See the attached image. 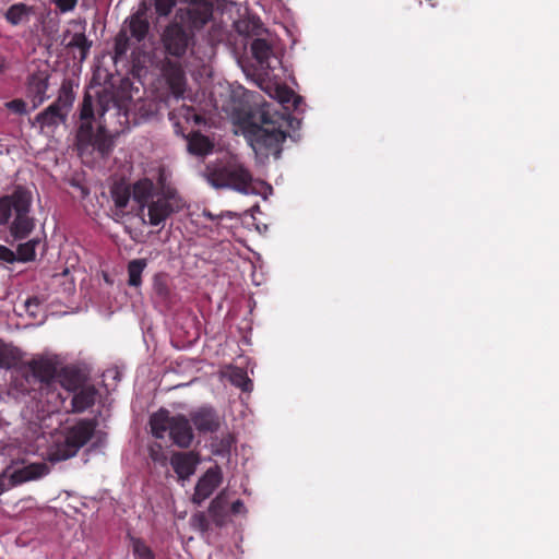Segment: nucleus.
<instances>
[{
  "label": "nucleus",
  "mask_w": 559,
  "mask_h": 559,
  "mask_svg": "<svg viewBox=\"0 0 559 559\" xmlns=\"http://www.w3.org/2000/svg\"><path fill=\"white\" fill-rule=\"evenodd\" d=\"M115 105L111 93L103 91L97 94L96 109L93 96L85 93L80 108V124L75 133V146L80 156L97 153L100 158H108L116 146L119 132H110L104 116L110 104Z\"/></svg>",
  "instance_id": "1"
},
{
  "label": "nucleus",
  "mask_w": 559,
  "mask_h": 559,
  "mask_svg": "<svg viewBox=\"0 0 559 559\" xmlns=\"http://www.w3.org/2000/svg\"><path fill=\"white\" fill-rule=\"evenodd\" d=\"M236 123L255 153L273 150L280 158V112L270 103L238 112Z\"/></svg>",
  "instance_id": "2"
},
{
  "label": "nucleus",
  "mask_w": 559,
  "mask_h": 559,
  "mask_svg": "<svg viewBox=\"0 0 559 559\" xmlns=\"http://www.w3.org/2000/svg\"><path fill=\"white\" fill-rule=\"evenodd\" d=\"M132 192L140 210L147 209V223L152 226L164 224L167 218L186 207V202L176 188H166L165 192H157L155 183L148 178L134 182Z\"/></svg>",
  "instance_id": "3"
},
{
  "label": "nucleus",
  "mask_w": 559,
  "mask_h": 559,
  "mask_svg": "<svg viewBox=\"0 0 559 559\" xmlns=\"http://www.w3.org/2000/svg\"><path fill=\"white\" fill-rule=\"evenodd\" d=\"M96 427L95 419H80L74 425L56 432L47 449V460L50 463H58L75 456L94 436L96 441L87 451L102 447L105 443L106 435L96 432Z\"/></svg>",
  "instance_id": "4"
},
{
  "label": "nucleus",
  "mask_w": 559,
  "mask_h": 559,
  "mask_svg": "<svg viewBox=\"0 0 559 559\" xmlns=\"http://www.w3.org/2000/svg\"><path fill=\"white\" fill-rule=\"evenodd\" d=\"M191 16L189 10H176L174 17L163 27L159 43L165 57L176 60L185 58L195 44V33L209 22H201Z\"/></svg>",
  "instance_id": "5"
},
{
  "label": "nucleus",
  "mask_w": 559,
  "mask_h": 559,
  "mask_svg": "<svg viewBox=\"0 0 559 559\" xmlns=\"http://www.w3.org/2000/svg\"><path fill=\"white\" fill-rule=\"evenodd\" d=\"M32 201V192L22 186L0 198V225H7L13 218L10 235L15 240L27 238L35 228V218L29 214Z\"/></svg>",
  "instance_id": "6"
},
{
  "label": "nucleus",
  "mask_w": 559,
  "mask_h": 559,
  "mask_svg": "<svg viewBox=\"0 0 559 559\" xmlns=\"http://www.w3.org/2000/svg\"><path fill=\"white\" fill-rule=\"evenodd\" d=\"M215 189H233L243 194H259L262 182L254 180L250 170L236 157L206 166L202 173Z\"/></svg>",
  "instance_id": "7"
},
{
  "label": "nucleus",
  "mask_w": 559,
  "mask_h": 559,
  "mask_svg": "<svg viewBox=\"0 0 559 559\" xmlns=\"http://www.w3.org/2000/svg\"><path fill=\"white\" fill-rule=\"evenodd\" d=\"M287 80L298 87L295 76L282 64V151L287 139L294 143L301 139L300 129L307 106L304 97L287 85Z\"/></svg>",
  "instance_id": "8"
},
{
  "label": "nucleus",
  "mask_w": 559,
  "mask_h": 559,
  "mask_svg": "<svg viewBox=\"0 0 559 559\" xmlns=\"http://www.w3.org/2000/svg\"><path fill=\"white\" fill-rule=\"evenodd\" d=\"M5 447H0V475L8 476L12 486L23 484L25 481L40 478L49 473V467L45 462H36L19 465L17 463H8Z\"/></svg>",
  "instance_id": "9"
},
{
  "label": "nucleus",
  "mask_w": 559,
  "mask_h": 559,
  "mask_svg": "<svg viewBox=\"0 0 559 559\" xmlns=\"http://www.w3.org/2000/svg\"><path fill=\"white\" fill-rule=\"evenodd\" d=\"M73 100L74 95L71 88L63 83L58 98L35 117V122L40 126V129L56 128L64 123Z\"/></svg>",
  "instance_id": "10"
},
{
  "label": "nucleus",
  "mask_w": 559,
  "mask_h": 559,
  "mask_svg": "<svg viewBox=\"0 0 559 559\" xmlns=\"http://www.w3.org/2000/svg\"><path fill=\"white\" fill-rule=\"evenodd\" d=\"M50 72L47 68H38L26 78L25 94L33 104V109L40 106L49 98L47 90L49 87Z\"/></svg>",
  "instance_id": "11"
},
{
  "label": "nucleus",
  "mask_w": 559,
  "mask_h": 559,
  "mask_svg": "<svg viewBox=\"0 0 559 559\" xmlns=\"http://www.w3.org/2000/svg\"><path fill=\"white\" fill-rule=\"evenodd\" d=\"M250 51L261 73L267 78H271V75L276 78L273 74L275 67L272 66V60L277 58L272 44L264 36L257 37L251 41Z\"/></svg>",
  "instance_id": "12"
},
{
  "label": "nucleus",
  "mask_w": 559,
  "mask_h": 559,
  "mask_svg": "<svg viewBox=\"0 0 559 559\" xmlns=\"http://www.w3.org/2000/svg\"><path fill=\"white\" fill-rule=\"evenodd\" d=\"M189 416L200 435L215 433L221 428L222 418L211 405H202L191 411Z\"/></svg>",
  "instance_id": "13"
},
{
  "label": "nucleus",
  "mask_w": 559,
  "mask_h": 559,
  "mask_svg": "<svg viewBox=\"0 0 559 559\" xmlns=\"http://www.w3.org/2000/svg\"><path fill=\"white\" fill-rule=\"evenodd\" d=\"M223 480L222 469L218 465L210 467L197 481L192 502L201 506L221 485Z\"/></svg>",
  "instance_id": "14"
},
{
  "label": "nucleus",
  "mask_w": 559,
  "mask_h": 559,
  "mask_svg": "<svg viewBox=\"0 0 559 559\" xmlns=\"http://www.w3.org/2000/svg\"><path fill=\"white\" fill-rule=\"evenodd\" d=\"M152 298L154 302L169 308L177 300V295L171 287V280L167 273H156L152 278Z\"/></svg>",
  "instance_id": "15"
},
{
  "label": "nucleus",
  "mask_w": 559,
  "mask_h": 559,
  "mask_svg": "<svg viewBox=\"0 0 559 559\" xmlns=\"http://www.w3.org/2000/svg\"><path fill=\"white\" fill-rule=\"evenodd\" d=\"M191 423L190 416L187 417L182 414L171 417L169 437L177 447L187 449L192 444L194 433Z\"/></svg>",
  "instance_id": "16"
},
{
  "label": "nucleus",
  "mask_w": 559,
  "mask_h": 559,
  "mask_svg": "<svg viewBox=\"0 0 559 559\" xmlns=\"http://www.w3.org/2000/svg\"><path fill=\"white\" fill-rule=\"evenodd\" d=\"M207 515L215 527H225L230 522L229 492L223 489L207 508Z\"/></svg>",
  "instance_id": "17"
},
{
  "label": "nucleus",
  "mask_w": 559,
  "mask_h": 559,
  "mask_svg": "<svg viewBox=\"0 0 559 559\" xmlns=\"http://www.w3.org/2000/svg\"><path fill=\"white\" fill-rule=\"evenodd\" d=\"M199 463V455L193 451L176 452L170 459L171 467L182 480L189 479L195 473Z\"/></svg>",
  "instance_id": "18"
},
{
  "label": "nucleus",
  "mask_w": 559,
  "mask_h": 559,
  "mask_svg": "<svg viewBox=\"0 0 559 559\" xmlns=\"http://www.w3.org/2000/svg\"><path fill=\"white\" fill-rule=\"evenodd\" d=\"M26 368L27 374L29 373L35 380L43 383H50L57 374L56 362L49 358H34L27 362Z\"/></svg>",
  "instance_id": "19"
},
{
  "label": "nucleus",
  "mask_w": 559,
  "mask_h": 559,
  "mask_svg": "<svg viewBox=\"0 0 559 559\" xmlns=\"http://www.w3.org/2000/svg\"><path fill=\"white\" fill-rule=\"evenodd\" d=\"M234 27L239 36L251 40L267 33L260 19L254 15L240 17L234 22Z\"/></svg>",
  "instance_id": "20"
},
{
  "label": "nucleus",
  "mask_w": 559,
  "mask_h": 559,
  "mask_svg": "<svg viewBox=\"0 0 559 559\" xmlns=\"http://www.w3.org/2000/svg\"><path fill=\"white\" fill-rule=\"evenodd\" d=\"M186 3V7H181L178 10H189L191 16L199 19L198 24L201 22H210L213 17V3L210 0H180Z\"/></svg>",
  "instance_id": "21"
},
{
  "label": "nucleus",
  "mask_w": 559,
  "mask_h": 559,
  "mask_svg": "<svg viewBox=\"0 0 559 559\" xmlns=\"http://www.w3.org/2000/svg\"><path fill=\"white\" fill-rule=\"evenodd\" d=\"M62 44H64L66 48L68 49H79L80 62H83L87 58L93 43L85 36L84 33L72 34L70 29H67L63 33Z\"/></svg>",
  "instance_id": "22"
},
{
  "label": "nucleus",
  "mask_w": 559,
  "mask_h": 559,
  "mask_svg": "<svg viewBox=\"0 0 559 559\" xmlns=\"http://www.w3.org/2000/svg\"><path fill=\"white\" fill-rule=\"evenodd\" d=\"M110 195L116 206V215H123L131 195L133 197L132 189L126 182L118 181L111 186Z\"/></svg>",
  "instance_id": "23"
},
{
  "label": "nucleus",
  "mask_w": 559,
  "mask_h": 559,
  "mask_svg": "<svg viewBox=\"0 0 559 559\" xmlns=\"http://www.w3.org/2000/svg\"><path fill=\"white\" fill-rule=\"evenodd\" d=\"M187 150L190 154L203 157L212 153L214 144L211 140L197 131L187 136Z\"/></svg>",
  "instance_id": "24"
},
{
  "label": "nucleus",
  "mask_w": 559,
  "mask_h": 559,
  "mask_svg": "<svg viewBox=\"0 0 559 559\" xmlns=\"http://www.w3.org/2000/svg\"><path fill=\"white\" fill-rule=\"evenodd\" d=\"M98 392L93 385L82 386L72 397L74 413H82L94 405Z\"/></svg>",
  "instance_id": "25"
},
{
  "label": "nucleus",
  "mask_w": 559,
  "mask_h": 559,
  "mask_svg": "<svg viewBox=\"0 0 559 559\" xmlns=\"http://www.w3.org/2000/svg\"><path fill=\"white\" fill-rule=\"evenodd\" d=\"M170 426L171 417L165 408H160L150 417L151 432L157 439H163L166 431H170Z\"/></svg>",
  "instance_id": "26"
},
{
  "label": "nucleus",
  "mask_w": 559,
  "mask_h": 559,
  "mask_svg": "<svg viewBox=\"0 0 559 559\" xmlns=\"http://www.w3.org/2000/svg\"><path fill=\"white\" fill-rule=\"evenodd\" d=\"M122 26L127 27L129 36L134 38L138 43L143 41L150 32L148 20L138 17L136 15L127 17Z\"/></svg>",
  "instance_id": "27"
},
{
  "label": "nucleus",
  "mask_w": 559,
  "mask_h": 559,
  "mask_svg": "<svg viewBox=\"0 0 559 559\" xmlns=\"http://www.w3.org/2000/svg\"><path fill=\"white\" fill-rule=\"evenodd\" d=\"M166 57L164 63V73L167 76L171 87L176 91H180L185 83V72L178 60Z\"/></svg>",
  "instance_id": "28"
},
{
  "label": "nucleus",
  "mask_w": 559,
  "mask_h": 559,
  "mask_svg": "<svg viewBox=\"0 0 559 559\" xmlns=\"http://www.w3.org/2000/svg\"><path fill=\"white\" fill-rule=\"evenodd\" d=\"M35 13L33 7H29L25 3H14L8 8L4 13V17L8 23L13 26H16L21 23L27 22L29 16Z\"/></svg>",
  "instance_id": "29"
},
{
  "label": "nucleus",
  "mask_w": 559,
  "mask_h": 559,
  "mask_svg": "<svg viewBox=\"0 0 559 559\" xmlns=\"http://www.w3.org/2000/svg\"><path fill=\"white\" fill-rule=\"evenodd\" d=\"M147 265L146 259H134L128 263V285L140 287L142 285V273Z\"/></svg>",
  "instance_id": "30"
},
{
  "label": "nucleus",
  "mask_w": 559,
  "mask_h": 559,
  "mask_svg": "<svg viewBox=\"0 0 559 559\" xmlns=\"http://www.w3.org/2000/svg\"><path fill=\"white\" fill-rule=\"evenodd\" d=\"M41 245V239L36 237L20 243L16 248L17 262H29L36 258V248Z\"/></svg>",
  "instance_id": "31"
},
{
  "label": "nucleus",
  "mask_w": 559,
  "mask_h": 559,
  "mask_svg": "<svg viewBox=\"0 0 559 559\" xmlns=\"http://www.w3.org/2000/svg\"><path fill=\"white\" fill-rule=\"evenodd\" d=\"M130 37L126 26H122L115 38L114 61L122 59L130 49Z\"/></svg>",
  "instance_id": "32"
},
{
  "label": "nucleus",
  "mask_w": 559,
  "mask_h": 559,
  "mask_svg": "<svg viewBox=\"0 0 559 559\" xmlns=\"http://www.w3.org/2000/svg\"><path fill=\"white\" fill-rule=\"evenodd\" d=\"M229 380L233 385L240 388L243 392H250L252 390V381L241 368L233 369L229 374Z\"/></svg>",
  "instance_id": "33"
},
{
  "label": "nucleus",
  "mask_w": 559,
  "mask_h": 559,
  "mask_svg": "<svg viewBox=\"0 0 559 559\" xmlns=\"http://www.w3.org/2000/svg\"><path fill=\"white\" fill-rule=\"evenodd\" d=\"M17 359L16 350L0 338V368L10 369Z\"/></svg>",
  "instance_id": "34"
},
{
  "label": "nucleus",
  "mask_w": 559,
  "mask_h": 559,
  "mask_svg": "<svg viewBox=\"0 0 559 559\" xmlns=\"http://www.w3.org/2000/svg\"><path fill=\"white\" fill-rule=\"evenodd\" d=\"M81 381L82 379L80 371L71 368L63 369L61 383L68 390L75 391L76 389H79Z\"/></svg>",
  "instance_id": "35"
},
{
  "label": "nucleus",
  "mask_w": 559,
  "mask_h": 559,
  "mask_svg": "<svg viewBox=\"0 0 559 559\" xmlns=\"http://www.w3.org/2000/svg\"><path fill=\"white\" fill-rule=\"evenodd\" d=\"M153 2L155 13L158 17H167L177 4V0H150Z\"/></svg>",
  "instance_id": "36"
},
{
  "label": "nucleus",
  "mask_w": 559,
  "mask_h": 559,
  "mask_svg": "<svg viewBox=\"0 0 559 559\" xmlns=\"http://www.w3.org/2000/svg\"><path fill=\"white\" fill-rule=\"evenodd\" d=\"M211 520L205 512H197L191 516V525L201 533H206L211 526Z\"/></svg>",
  "instance_id": "37"
},
{
  "label": "nucleus",
  "mask_w": 559,
  "mask_h": 559,
  "mask_svg": "<svg viewBox=\"0 0 559 559\" xmlns=\"http://www.w3.org/2000/svg\"><path fill=\"white\" fill-rule=\"evenodd\" d=\"M133 550H134V555L139 559H155V556H154L153 551L151 550V548L147 547L144 543H142L140 540H138L134 544Z\"/></svg>",
  "instance_id": "38"
},
{
  "label": "nucleus",
  "mask_w": 559,
  "mask_h": 559,
  "mask_svg": "<svg viewBox=\"0 0 559 559\" xmlns=\"http://www.w3.org/2000/svg\"><path fill=\"white\" fill-rule=\"evenodd\" d=\"M5 107L17 115L27 114L26 103L21 98L8 102L5 104Z\"/></svg>",
  "instance_id": "39"
},
{
  "label": "nucleus",
  "mask_w": 559,
  "mask_h": 559,
  "mask_svg": "<svg viewBox=\"0 0 559 559\" xmlns=\"http://www.w3.org/2000/svg\"><path fill=\"white\" fill-rule=\"evenodd\" d=\"M16 261V252L3 245H0V263H14Z\"/></svg>",
  "instance_id": "40"
},
{
  "label": "nucleus",
  "mask_w": 559,
  "mask_h": 559,
  "mask_svg": "<svg viewBox=\"0 0 559 559\" xmlns=\"http://www.w3.org/2000/svg\"><path fill=\"white\" fill-rule=\"evenodd\" d=\"M157 192H165L166 188H175L167 179V174L164 169L158 170L157 182L155 185Z\"/></svg>",
  "instance_id": "41"
},
{
  "label": "nucleus",
  "mask_w": 559,
  "mask_h": 559,
  "mask_svg": "<svg viewBox=\"0 0 559 559\" xmlns=\"http://www.w3.org/2000/svg\"><path fill=\"white\" fill-rule=\"evenodd\" d=\"M233 442L234 438L230 435L223 437L217 444V450L215 453L222 455L229 453Z\"/></svg>",
  "instance_id": "42"
},
{
  "label": "nucleus",
  "mask_w": 559,
  "mask_h": 559,
  "mask_svg": "<svg viewBox=\"0 0 559 559\" xmlns=\"http://www.w3.org/2000/svg\"><path fill=\"white\" fill-rule=\"evenodd\" d=\"M247 508L242 500L237 499L233 502L229 501V513L233 515H245L247 514Z\"/></svg>",
  "instance_id": "43"
},
{
  "label": "nucleus",
  "mask_w": 559,
  "mask_h": 559,
  "mask_svg": "<svg viewBox=\"0 0 559 559\" xmlns=\"http://www.w3.org/2000/svg\"><path fill=\"white\" fill-rule=\"evenodd\" d=\"M52 2L61 13L72 11L78 4V0H52Z\"/></svg>",
  "instance_id": "44"
},
{
  "label": "nucleus",
  "mask_w": 559,
  "mask_h": 559,
  "mask_svg": "<svg viewBox=\"0 0 559 559\" xmlns=\"http://www.w3.org/2000/svg\"><path fill=\"white\" fill-rule=\"evenodd\" d=\"M152 5H153V2H151L150 0H142L139 3L138 10L134 13H132L131 15H136L138 17L147 19L146 14Z\"/></svg>",
  "instance_id": "45"
},
{
  "label": "nucleus",
  "mask_w": 559,
  "mask_h": 559,
  "mask_svg": "<svg viewBox=\"0 0 559 559\" xmlns=\"http://www.w3.org/2000/svg\"><path fill=\"white\" fill-rule=\"evenodd\" d=\"M41 301L38 297L34 296V297H29L25 300L24 302V306H25V309L26 311L32 314V316H35L36 312L35 310L40 306Z\"/></svg>",
  "instance_id": "46"
},
{
  "label": "nucleus",
  "mask_w": 559,
  "mask_h": 559,
  "mask_svg": "<svg viewBox=\"0 0 559 559\" xmlns=\"http://www.w3.org/2000/svg\"><path fill=\"white\" fill-rule=\"evenodd\" d=\"M157 447H158V449H157V450H155L154 448H151V450H150V456H151V459H152L154 462L165 464V462H166V456H165L164 452L162 451V447H160V445H157Z\"/></svg>",
  "instance_id": "47"
},
{
  "label": "nucleus",
  "mask_w": 559,
  "mask_h": 559,
  "mask_svg": "<svg viewBox=\"0 0 559 559\" xmlns=\"http://www.w3.org/2000/svg\"><path fill=\"white\" fill-rule=\"evenodd\" d=\"M8 61L5 59V57H0V74L4 73L8 69Z\"/></svg>",
  "instance_id": "48"
},
{
  "label": "nucleus",
  "mask_w": 559,
  "mask_h": 559,
  "mask_svg": "<svg viewBox=\"0 0 559 559\" xmlns=\"http://www.w3.org/2000/svg\"><path fill=\"white\" fill-rule=\"evenodd\" d=\"M274 99H278L280 100V85L277 83H275L274 85V94L271 95Z\"/></svg>",
  "instance_id": "49"
},
{
  "label": "nucleus",
  "mask_w": 559,
  "mask_h": 559,
  "mask_svg": "<svg viewBox=\"0 0 559 559\" xmlns=\"http://www.w3.org/2000/svg\"><path fill=\"white\" fill-rule=\"evenodd\" d=\"M202 215H203L204 217H207V218L212 219V221H214V219L216 218V216H215V215H213V214H212L210 211H207V210H204V211H203V213H202Z\"/></svg>",
  "instance_id": "50"
},
{
  "label": "nucleus",
  "mask_w": 559,
  "mask_h": 559,
  "mask_svg": "<svg viewBox=\"0 0 559 559\" xmlns=\"http://www.w3.org/2000/svg\"><path fill=\"white\" fill-rule=\"evenodd\" d=\"M239 64L241 66L242 70H243L247 74H249V73H250V71H249V69L247 68V66H246L245 61L239 60Z\"/></svg>",
  "instance_id": "51"
},
{
  "label": "nucleus",
  "mask_w": 559,
  "mask_h": 559,
  "mask_svg": "<svg viewBox=\"0 0 559 559\" xmlns=\"http://www.w3.org/2000/svg\"><path fill=\"white\" fill-rule=\"evenodd\" d=\"M284 29H285V33H286L289 37H292V38H293V33H292V31H290L288 27H284Z\"/></svg>",
  "instance_id": "52"
},
{
  "label": "nucleus",
  "mask_w": 559,
  "mask_h": 559,
  "mask_svg": "<svg viewBox=\"0 0 559 559\" xmlns=\"http://www.w3.org/2000/svg\"><path fill=\"white\" fill-rule=\"evenodd\" d=\"M3 490H4V487H3L2 481L0 480V493H2V492H3Z\"/></svg>",
  "instance_id": "53"
}]
</instances>
